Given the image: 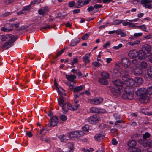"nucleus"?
<instances>
[{"label": "nucleus", "mask_w": 152, "mask_h": 152, "mask_svg": "<svg viewBox=\"0 0 152 152\" xmlns=\"http://www.w3.org/2000/svg\"><path fill=\"white\" fill-rule=\"evenodd\" d=\"M58 101L59 105L61 106L64 104L63 103L64 101V99L62 96H61L60 99L59 100H58Z\"/></svg>", "instance_id": "39"}, {"label": "nucleus", "mask_w": 152, "mask_h": 152, "mask_svg": "<svg viewBox=\"0 0 152 152\" xmlns=\"http://www.w3.org/2000/svg\"><path fill=\"white\" fill-rule=\"evenodd\" d=\"M93 65L95 67H99L101 65L98 62H95L92 63Z\"/></svg>", "instance_id": "53"}, {"label": "nucleus", "mask_w": 152, "mask_h": 152, "mask_svg": "<svg viewBox=\"0 0 152 152\" xmlns=\"http://www.w3.org/2000/svg\"><path fill=\"white\" fill-rule=\"evenodd\" d=\"M84 0H79L77 1V3L75 4V8H79L83 6H82V4H83V3Z\"/></svg>", "instance_id": "34"}, {"label": "nucleus", "mask_w": 152, "mask_h": 152, "mask_svg": "<svg viewBox=\"0 0 152 152\" xmlns=\"http://www.w3.org/2000/svg\"><path fill=\"white\" fill-rule=\"evenodd\" d=\"M66 78L69 81L72 82L76 78L75 75H66Z\"/></svg>", "instance_id": "29"}, {"label": "nucleus", "mask_w": 152, "mask_h": 152, "mask_svg": "<svg viewBox=\"0 0 152 152\" xmlns=\"http://www.w3.org/2000/svg\"><path fill=\"white\" fill-rule=\"evenodd\" d=\"M111 131L112 132H114V135L115 136H117L118 134V132L117 131V130L115 129H112L111 130Z\"/></svg>", "instance_id": "60"}, {"label": "nucleus", "mask_w": 152, "mask_h": 152, "mask_svg": "<svg viewBox=\"0 0 152 152\" xmlns=\"http://www.w3.org/2000/svg\"><path fill=\"white\" fill-rule=\"evenodd\" d=\"M58 91L61 94V96H63L64 95H65V94L64 93V90L61 88H59L58 89Z\"/></svg>", "instance_id": "47"}, {"label": "nucleus", "mask_w": 152, "mask_h": 152, "mask_svg": "<svg viewBox=\"0 0 152 152\" xmlns=\"http://www.w3.org/2000/svg\"><path fill=\"white\" fill-rule=\"evenodd\" d=\"M104 137V135L102 134H96L94 137L97 141H100L102 140Z\"/></svg>", "instance_id": "25"}, {"label": "nucleus", "mask_w": 152, "mask_h": 152, "mask_svg": "<svg viewBox=\"0 0 152 152\" xmlns=\"http://www.w3.org/2000/svg\"><path fill=\"white\" fill-rule=\"evenodd\" d=\"M13 29L12 25L7 24L4 27L1 28V30L4 32H10L12 31Z\"/></svg>", "instance_id": "8"}, {"label": "nucleus", "mask_w": 152, "mask_h": 152, "mask_svg": "<svg viewBox=\"0 0 152 152\" xmlns=\"http://www.w3.org/2000/svg\"><path fill=\"white\" fill-rule=\"evenodd\" d=\"M147 74L149 76L152 77V66L150 67L148 69Z\"/></svg>", "instance_id": "42"}, {"label": "nucleus", "mask_w": 152, "mask_h": 152, "mask_svg": "<svg viewBox=\"0 0 152 152\" xmlns=\"http://www.w3.org/2000/svg\"><path fill=\"white\" fill-rule=\"evenodd\" d=\"M142 50L146 52L147 53L152 54V50L151 46L148 44H145L143 46Z\"/></svg>", "instance_id": "13"}, {"label": "nucleus", "mask_w": 152, "mask_h": 152, "mask_svg": "<svg viewBox=\"0 0 152 152\" xmlns=\"http://www.w3.org/2000/svg\"><path fill=\"white\" fill-rule=\"evenodd\" d=\"M67 147L65 150V152H73L74 151V145L69 142L67 144Z\"/></svg>", "instance_id": "16"}, {"label": "nucleus", "mask_w": 152, "mask_h": 152, "mask_svg": "<svg viewBox=\"0 0 152 152\" xmlns=\"http://www.w3.org/2000/svg\"><path fill=\"white\" fill-rule=\"evenodd\" d=\"M112 144L113 145H116L118 144V142L115 139L113 138L112 140Z\"/></svg>", "instance_id": "59"}, {"label": "nucleus", "mask_w": 152, "mask_h": 152, "mask_svg": "<svg viewBox=\"0 0 152 152\" xmlns=\"http://www.w3.org/2000/svg\"><path fill=\"white\" fill-rule=\"evenodd\" d=\"M80 40V39L79 38L77 40L75 41L72 42L70 44V45L71 46H75L79 42Z\"/></svg>", "instance_id": "43"}, {"label": "nucleus", "mask_w": 152, "mask_h": 152, "mask_svg": "<svg viewBox=\"0 0 152 152\" xmlns=\"http://www.w3.org/2000/svg\"><path fill=\"white\" fill-rule=\"evenodd\" d=\"M140 66L141 68L143 70V69H145L147 68L148 64L146 62L143 61L141 63Z\"/></svg>", "instance_id": "35"}, {"label": "nucleus", "mask_w": 152, "mask_h": 152, "mask_svg": "<svg viewBox=\"0 0 152 152\" xmlns=\"http://www.w3.org/2000/svg\"><path fill=\"white\" fill-rule=\"evenodd\" d=\"M129 71L128 70L125 69L124 71H123L122 72V73L125 74L122 77V79L123 80L126 81V80H126L127 79H129V75H128V73H129Z\"/></svg>", "instance_id": "30"}, {"label": "nucleus", "mask_w": 152, "mask_h": 152, "mask_svg": "<svg viewBox=\"0 0 152 152\" xmlns=\"http://www.w3.org/2000/svg\"><path fill=\"white\" fill-rule=\"evenodd\" d=\"M114 84L115 85V87L121 88L122 89L123 83L120 80H117L113 82Z\"/></svg>", "instance_id": "19"}, {"label": "nucleus", "mask_w": 152, "mask_h": 152, "mask_svg": "<svg viewBox=\"0 0 152 152\" xmlns=\"http://www.w3.org/2000/svg\"><path fill=\"white\" fill-rule=\"evenodd\" d=\"M122 89L121 88L115 87L111 89V91L114 95L118 96L120 95Z\"/></svg>", "instance_id": "10"}, {"label": "nucleus", "mask_w": 152, "mask_h": 152, "mask_svg": "<svg viewBox=\"0 0 152 152\" xmlns=\"http://www.w3.org/2000/svg\"><path fill=\"white\" fill-rule=\"evenodd\" d=\"M110 42L106 43L103 45V47L105 48H106L107 46H109L110 45Z\"/></svg>", "instance_id": "64"}, {"label": "nucleus", "mask_w": 152, "mask_h": 152, "mask_svg": "<svg viewBox=\"0 0 152 152\" xmlns=\"http://www.w3.org/2000/svg\"><path fill=\"white\" fill-rule=\"evenodd\" d=\"M150 136V134L146 132L143 135V137L144 139L145 140L147 138H149Z\"/></svg>", "instance_id": "48"}, {"label": "nucleus", "mask_w": 152, "mask_h": 152, "mask_svg": "<svg viewBox=\"0 0 152 152\" xmlns=\"http://www.w3.org/2000/svg\"><path fill=\"white\" fill-rule=\"evenodd\" d=\"M131 152H141V150L139 148H134L132 149Z\"/></svg>", "instance_id": "45"}, {"label": "nucleus", "mask_w": 152, "mask_h": 152, "mask_svg": "<svg viewBox=\"0 0 152 152\" xmlns=\"http://www.w3.org/2000/svg\"><path fill=\"white\" fill-rule=\"evenodd\" d=\"M79 104H76L75 105H72L68 102H66L61 105L63 112L65 113L69 110L72 111H74L77 110Z\"/></svg>", "instance_id": "2"}, {"label": "nucleus", "mask_w": 152, "mask_h": 152, "mask_svg": "<svg viewBox=\"0 0 152 152\" xmlns=\"http://www.w3.org/2000/svg\"><path fill=\"white\" fill-rule=\"evenodd\" d=\"M89 37L88 34H84L83 36L82 37L81 39L84 40H86Z\"/></svg>", "instance_id": "50"}, {"label": "nucleus", "mask_w": 152, "mask_h": 152, "mask_svg": "<svg viewBox=\"0 0 152 152\" xmlns=\"http://www.w3.org/2000/svg\"><path fill=\"white\" fill-rule=\"evenodd\" d=\"M1 40L2 41H4L6 40H12L14 38H16V37L11 34H7L6 35H2L1 36Z\"/></svg>", "instance_id": "9"}, {"label": "nucleus", "mask_w": 152, "mask_h": 152, "mask_svg": "<svg viewBox=\"0 0 152 152\" xmlns=\"http://www.w3.org/2000/svg\"><path fill=\"white\" fill-rule=\"evenodd\" d=\"M87 120L91 124H95L99 120V118L97 115H95L91 116Z\"/></svg>", "instance_id": "3"}, {"label": "nucleus", "mask_w": 152, "mask_h": 152, "mask_svg": "<svg viewBox=\"0 0 152 152\" xmlns=\"http://www.w3.org/2000/svg\"><path fill=\"white\" fill-rule=\"evenodd\" d=\"M101 76L102 78L107 79L109 78L110 75L107 72H103L101 73Z\"/></svg>", "instance_id": "32"}, {"label": "nucleus", "mask_w": 152, "mask_h": 152, "mask_svg": "<svg viewBox=\"0 0 152 152\" xmlns=\"http://www.w3.org/2000/svg\"><path fill=\"white\" fill-rule=\"evenodd\" d=\"M99 81L100 83L103 85H107L108 84V82L107 79L103 78L99 79Z\"/></svg>", "instance_id": "33"}, {"label": "nucleus", "mask_w": 152, "mask_h": 152, "mask_svg": "<svg viewBox=\"0 0 152 152\" xmlns=\"http://www.w3.org/2000/svg\"><path fill=\"white\" fill-rule=\"evenodd\" d=\"M60 119L62 121H65L67 119V118L66 116L64 115H62L60 116Z\"/></svg>", "instance_id": "55"}, {"label": "nucleus", "mask_w": 152, "mask_h": 152, "mask_svg": "<svg viewBox=\"0 0 152 152\" xmlns=\"http://www.w3.org/2000/svg\"><path fill=\"white\" fill-rule=\"evenodd\" d=\"M146 52L144 50H142L139 51L138 53V59L140 60L144 59L146 57L147 55Z\"/></svg>", "instance_id": "17"}, {"label": "nucleus", "mask_w": 152, "mask_h": 152, "mask_svg": "<svg viewBox=\"0 0 152 152\" xmlns=\"http://www.w3.org/2000/svg\"><path fill=\"white\" fill-rule=\"evenodd\" d=\"M123 21L122 20H117L113 21V24L114 25H118L121 23Z\"/></svg>", "instance_id": "49"}, {"label": "nucleus", "mask_w": 152, "mask_h": 152, "mask_svg": "<svg viewBox=\"0 0 152 152\" xmlns=\"http://www.w3.org/2000/svg\"><path fill=\"white\" fill-rule=\"evenodd\" d=\"M135 80V82L138 85H141L143 82L142 79L140 77H136Z\"/></svg>", "instance_id": "36"}, {"label": "nucleus", "mask_w": 152, "mask_h": 152, "mask_svg": "<svg viewBox=\"0 0 152 152\" xmlns=\"http://www.w3.org/2000/svg\"><path fill=\"white\" fill-rule=\"evenodd\" d=\"M94 9V7L91 6L87 9V11L88 12H91L93 11Z\"/></svg>", "instance_id": "62"}, {"label": "nucleus", "mask_w": 152, "mask_h": 152, "mask_svg": "<svg viewBox=\"0 0 152 152\" xmlns=\"http://www.w3.org/2000/svg\"><path fill=\"white\" fill-rule=\"evenodd\" d=\"M141 4L146 8H152V4H149L152 2V0H141Z\"/></svg>", "instance_id": "7"}, {"label": "nucleus", "mask_w": 152, "mask_h": 152, "mask_svg": "<svg viewBox=\"0 0 152 152\" xmlns=\"http://www.w3.org/2000/svg\"><path fill=\"white\" fill-rule=\"evenodd\" d=\"M103 100L102 98H99L95 99L92 100H89L88 102L91 104L97 105L100 104L102 102Z\"/></svg>", "instance_id": "15"}, {"label": "nucleus", "mask_w": 152, "mask_h": 152, "mask_svg": "<svg viewBox=\"0 0 152 152\" xmlns=\"http://www.w3.org/2000/svg\"><path fill=\"white\" fill-rule=\"evenodd\" d=\"M17 38H14L12 40H7V41L1 47V48H4V49H7L10 48L12 45L13 43L17 39Z\"/></svg>", "instance_id": "4"}, {"label": "nucleus", "mask_w": 152, "mask_h": 152, "mask_svg": "<svg viewBox=\"0 0 152 152\" xmlns=\"http://www.w3.org/2000/svg\"><path fill=\"white\" fill-rule=\"evenodd\" d=\"M45 129H42L40 132L37 133V135L39 137H41L45 134V132L44 131Z\"/></svg>", "instance_id": "41"}, {"label": "nucleus", "mask_w": 152, "mask_h": 152, "mask_svg": "<svg viewBox=\"0 0 152 152\" xmlns=\"http://www.w3.org/2000/svg\"><path fill=\"white\" fill-rule=\"evenodd\" d=\"M75 5V2L74 1L69 2L68 3V6L70 7H72L74 6Z\"/></svg>", "instance_id": "52"}, {"label": "nucleus", "mask_w": 152, "mask_h": 152, "mask_svg": "<svg viewBox=\"0 0 152 152\" xmlns=\"http://www.w3.org/2000/svg\"><path fill=\"white\" fill-rule=\"evenodd\" d=\"M121 64L122 66L126 68L125 69L127 70V68H129V66L131 64V62L129 58H124L121 60Z\"/></svg>", "instance_id": "6"}, {"label": "nucleus", "mask_w": 152, "mask_h": 152, "mask_svg": "<svg viewBox=\"0 0 152 152\" xmlns=\"http://www.w3.org/2000/svg\"><path fill=\"white\" fill-rule=\"evenodd\" d=\"M91 1V0H85L83 4H82V6H84L88 4L89 2Z\"/></svg>", "instance_id": "58"}, {"label": "nucleus", "mask_w": 152, "mask_h": 152, "mask_svg": "<svg viewBox=\"0 0 152 152\" xmlns=\"http://www.w3.org/2000/svg\"><path fill=\"white\" fill-rule=\"evenodd\" d=\"M139 61L138 60L136 59H134L132 61V63L133 64H134L135 65H138L139 63Z\"/></svg>", "instance_id": "61"}, {"label": "nucleus", "mask_w": 152, "mask_h": 152, "mask_svg": "<svg viewBox=\"0 0 152 152\" xmlns=\"http://www.w3.org/2000/svg\"><path fill=\"white\" fill-rule=\"evenodd\" d=\"M104 110L95 107H92L90 109V112L95 113H103Z\"/></svg>", "instance_id": "18"}, {"label": "nucleus", "mask_w": 152, "mask_h": 152, "mask_svg": "<svg viewBox=\"0 0 152 152\" xmlns=\"http://www.w3.org/2000/svg\"><path fill=\"white\" fill-rule=\"evenodd\" d=\"M82 150L84 151V152H91L93 150V149L92 148H90L89 149L86 150L85 148H82Z\"/></svg>", "instance_id": "51"}, {"label": "nucleus", "mask_w": 152, "mask_h": 152, "mask_svg": "<svg viewBox=\"0 0 152 152\" xmlns=\"http://www.w3.org/2000/svg\"><path fill=\"white\" fill-rule=\"evenodd\" d=\"M59 138L62 142H66L68 140V137L64 135H61L58 137Z\"/></svg>", "instance_id": "31"}, {"label": "nucleus", "mask_w": 152, "mask_h": 152, "mask_svg": "<svg viewBox=\"0 0 152 152\" xmlns=\"http://www.w3.org/2000/svg\"><path fill=\"white\" fill-rule=\"evenodd\" d=\"M147 94L151 95L152 94V86L146 89Z\"/></svg>", "instance_id": "46"}, {"label": "nucleus", "mask_w": 152, "mask_h": 152, "mask_svg": "<svg viewBox=\"0 0 152 152\" xmlns=\"http://www.w3.org/2000/svg\"><path fill=\"white\" fill-rule=\"evenodd\" d=\"M137 144L136 141L133 140H129L127 143L128 146L131 148L134 147Z\"/></svg>", "instance_id": "28"}, {"label": "nucleus", "mask_w": 152, "mask_h": 152, "mask_svg": "<svg viewBox=\"0 0 152 152\" xmlns=\"http://www.w3.org/2000/svg\"><path fill=\"white\" fill-rule=\"evenodd\" d=\"M138 55V53L136 50H132L129 51L128 56L131 58H136Z\"/></svg>", "instance_id": "21"}, {"label": "nucleus", "mask_w": 152, "mask_h": 152, "mask_svg": "<svg viewBox=\"0 0 152 152\" xmlns=\"http://www.w3.org/2000/svg\"><path fill=\"white\" fill-rule=\"evenodd\" d=\"M58 119L56 116H53L51 119L50 124L49 125V127H54L56 125L58 121Z\"/></svg>", "instance_id": "14"}, {"label": "nucleus", "mask_w": 152, "mask_h": 152, "mask_svg": "<svg viewBox=\"0 0 152 152\" xmlns=\"http://www.w3.org/2000/svg\"><path fill=\"white\" fill-rule=\"evenodd\" d=\"M134 93V90L133 87L127 86L124 89L122 95V98L124 99H132Z\"/></svg>", "instance_id": "1"}, {"label": "nucleus", "mask_w": 152, "mask_h": 152, "mask_svg": "<svg viewBox=\"0 0 152 152\" xmlns=\"http://www.w3.org/2000/svg\"><path fill=\"white\" fill-rule=\"evenodd\" d=\"M136 94L137 95L139 96L146 95V89L143 88H140L136 92Z\"/></svg>", "instance_id": "12"}, {"label": "nucleus", "mask_w": 152, "mask_h": 152, "mask_svg": "<svg viewBox=\"0 0 152 152\" xmlns=\"http://www.w3.org/2000/svg\"><path fill=\"white\" fill-rule=\"evenodd\" d=\"M94 8L98 9L100 8H102V6L100 4H96L94 6Z\"/></svg>", "instance_id": "57"}, {"label": "nucleus", "mask_w": 152, "mask_h": 152, "mask_svg": "<svg viewBox=\"0 0 152 152\" xmlns=\"http://www.w3.org/2000/svg\"><path fill=\"white\" fill-rule=\"evenodd\" d=\"M143 145L145 147H150L152 145V140H144Z\"/></svg>", "instance_id": "27"}, {"label": "nucleus", "mask_w": 152, "mask_h": 152, "mask_svg": "<svg viewBox=\"0 0 152 152\" xmlns=\"http://www.w3.org/2000/svg\"><path fill=\"white\" fill-rule=\"evenodd\" d=\"M49 10L47 7H42L41 9L38 10V13L40 15H44Z\"/></svg>", "instance_id": "23"}, {"label": "nucleus", "mask_w": 152, "mask_h": 152, "mask_svg": "<svg viewBox=\"0 0 152 152\" xmlns=\"http://www.w3.org/2000/svg\"><path fill=\"white\" fill-rule=\"evenodd\" d=\"M52 27L50 25H47L45 27H43L40 29V30L42 31H43L42 30L43 29H46V28H52Z\"/></svg>", "instance_id": "56"}, {"label": "nucleus", "mask_w": 152, "mask_h": 152, "mask_svg": "<svg viewBox=\"0 0 152 152\" xmlns=\"http://www.w3.org/2000/svg\"><path fill=\"white\" fill-rule=\"evenodd\" d=\"M143 72L142 69H141L140 67H137L135 68L133 71L134 73L136 75H141L142 74Z\"/></svg>", "instance_id": "22"}, {"label": "nucleus", "mask_w": 152, "mask_h": 152, "mask_svg": "<svg viewBox=\"0 0 152 152\" xmlns=\"http://www.w3.org/2000/svg\"><path fill=\"white\" fill-rule=\"evenodd\" d=\"M84 134V133L82 131H76L71 132L69 135V137L71 138L80 137L83 136Z\"/></svg>", "instance_id": "5"}, {"label": "nucleus", "mask_w": 152, "mask_h": 152, "mask_svg": "<svg viewBox=\"0 0 152 152\" xmlns=\"http://www.w3.org/2000/svg\"><path fill=\"white\" fill-rule=\"evenodd\" d=\"M6 103L8 106H10L13 104L14 102L11 99L8 98L6 100Z\"/></svg>", "instance_id": "40"}, {"label": "nucleus", "mask_w": 152, "mask_h": 152, "mask_svg": "<svg viewBox=\"0 0 152 152\" xmlns=\"http://www.w3.org/2000/svg\"><path fill=\"white\" fill-rule=\"evenodd\" d=\"M65 49L66 48H63L62 49V50L58 52L57 53L56 56H55L53 57V58L54 59H56L59 56L61 55L64 52V51L65 50Z\"/></svg>", "instance_id": "38"}, {"label": "nucleus", "mask_w": 152, "mask_h": 152, "mask_svg": "<svg viewBox=\"0 0 152 152\" xmlns=\"http://www.w3.org/2000/svg\"><path fill=\"white\" fill-rule=\"evenodd\" d=\"M89 57L88 55V54H86L83 57V61L85 65H86V64L90 62V61L89 60Z\"/></svg>", "instance_id": "37"}, {"label": "nucleus", "mask_w": 152, "mask_h": 152, "mask_svg": "<svg viewBox=\"0 0 152 152\" xmlns=\"http://www.w3.org/2000/svg\"><path fill=\"white\" fill-rule=\"evenodd\" d=\"M85 88V86H81L77 87H74L72 91L75 93H78Z\"/></svg>", "instance_id": "24"}, {"label": "nucleus", "mask_w": 152, "mask_h": 152, "mask_svg": "<svg viewBox=\"0 0 152 152\" xmlns=\"http://www.w3.org/2000/svg\"><path fill=\"white\" fill-rule=\"evenodd\" d=\"M121 72L119 70L117 69H113L112 72V74L115 77H118L121 75ZM122 74V73H121Z\"/></svg>", "instance_id": "26"}, {"label": "nucleus", "mask_w": 152, "mask_h": 152, "mask_svg": "<svg viewBox=\"0 0 152 152\" xmlns=\"http://www.w3.org/2000/svg\"><path fill=\"white\" fill-rule=\"evenodd\" d=\"M124 80H126V83L128 86L129 87L130 86V87H131V86H133L135 83V80L132 78L127 79Z\"/></svg>", "instance_id": "20"}, {"label": "nucleus", "mask_w": 152, "mask_h": 152, "mask_svg": "<svg viewBox=\"0 0 152 152\" xmlns=\"http://www.w3.org/2000/svg\"><path fill=\"white\" fill-rule=\"evenodd\" d=\"M139 98V101L142 103H146L149 102V98L147 95H145L142 96Z\"/></svg>", "instance_id": "11"}, {"label": "nucleus", "mask_w": 152, "mask_h": 152, "mask_svg": "<svg viewBox=\"0 0 152 152\" xmlns=\"http://www.w3.org/2000/svg\"><path fill=\"white\" fill-rule=\"evenodd\" d=\"M138 27L141 28L143 31L146 32L147 31L145 30L146 29V27L145 26V25H143L141 26H138Z\"/></svg>", "instance_id": "54"}, {"label": "nucleus", "mask_w": 152, "mask_h": 152, "mask_svg": "<svg viewBox=\"0 0 152 152\" xmlns=\"http://www.w3.org/2000/svg\"><path fill=\"white\" fill-rule=\"evenodd\" d=\"M144 59L147 60L151 63H152V55L151 54H150L149 55H147L146 57H145V58Z\"/></svg>", "instance_id": "44"}, {"label": "nucleus", "mask_w": 152, "mask_h": 152, "mask_svg": "<svg viewBox=\"0 0 152 152\" xmlns=\"http://www.w3.org/2000/svg\"><path fill=\"white\" fill-rule=\"evenodd\" d=\"M122 44H119L118 46H115L113 47V48L116 49H118L122 47Z\"/></svg>", "instance_id": "63"}]
</instances>
